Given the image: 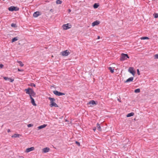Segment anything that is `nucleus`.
Wrapping results in <instances>:
<instances>
[{
    "label": "nucleus",
    "instance_id": "nucleus-1",
    "mask_svg": "<svg viewBox=\"0 0 158 158\" xmlns=\"http://www.w3.org/2000/svg\"><path fill=\"white\" fill-rule=\"evenodd\" d=\"M24 90L27 94L29 95L30 97V96L31 97H34L36 95L35 93L34 92L32 89L31 88H28V89H25Z\"/></svg>",
    "mask_w": 158,
    "mask_h": 158
},
{
    "label": "nucleus",
    "instance_id": "nucleus-2",
    "mask_svg": "<svg viewBox=\"0 0 158 158\" xmlns=\"http://www.w3.org/2000/svg\"><path fill=\"white\" fill-rule=\"evenodd\" d=\"M49 100L50 101V106L51 107L54 106L55 107H58V105L54 102L56 101V99L54 98L49 97L48 98Z\"/></svg>",
    "mask_w": 158,
    "mask_h": 158
},
{
    "label": "nucleus",
    "instance_id": "nucleus-3",
    "mask_svg": "<svg viewBox=\"0 0 158 158\" xmlns=\"http://www.w3.org/2000/svg\"><path fill=\"white\" fill-rule=\"evenodd\" d=\"M129 57L127 54L122 53L120 57V60L123 61L127 59V58H129Z\"/></svg>",
    "mask_w": 158,
    "mask_h": 158
},
{
    "label": "nucleus",
    "instance_id": "nucleus-4",
    "mask_svg": "<svg viewBox=\"0 0 158 158\" xmlns=\"http://www.w3.org/2000/svg\"><path fill=\"white\" fill-rule=\"evenodd\" d=\"M19 10V8L14 6H11L8 8V10L10 11H17Z\"/></svg>",
    "mask_w": 158,
    "mask_h": 158
},
{
    "label": "nucleus",
    "instance_id": "nucleus-5",
    "mask_svg": "<svg viewBox=\"0 0 158 158\" xmlns=\"http://www.w3.org/2000/svg\"><path fill=\"white\" fill-rule=\"evenodd\" d=\"M61 54L63 56H67L70 54V52L68 50H67L61 52Z\"/></svg>",
    "mask_w": 158,
    "mask_h": 158
},
{
    "label": "nucleus",
    "instance_id": "nucleus-6",
    "mask_svg": "<svg viewBox=\"0 0 158 158\" xmlns=\"http://www.w3.org/2000/svg\"><path fill=\"white\" fill-rule=\"evenodd\" d=\"M62 27L64 30H66L71 28V25H69V24L67 23V24H64L62 26Z\"/></svg>",
    "mask_w": 158,
    "mask_h": 158
},
{
    "label": "nucleus",
    "instance_id": "nucleus-7",
    "mask_svg": "<svg viewBox=\"0 0 158 158\" xmlns=\"http://www.w3.org/2000/svg\"><path fill=\"white\" fill-rule=\"evenodd\" d=\"M53 93L55 95L58 96L64 95L65 94L64 93L59 92L57 90L54 91Z\"/></svg>",
    "mask_w": 158,
    "mask_h": 158
},
{
    "label": "nucleus",
    "instance_id": "nucleus-8",
    "mask_svg": "<svg viewBox=\"0 0 158 158\" xmlns=\"http://www.w3.org/2000/svg\"><path fill=\"white\" fill-rule=\"evenodd\" d=\"M128 71L133 76L134 75L135 73V71L134 70L133 68V67H131L129 68L128 69Z\"/></svg>",
    "mask_w": 158,
    "mask_h": 158
},
{
    "label": "nucleus",
    "instance_id": "nucleus-9",
    "mask_svg": "<svg viewBox=\"0 0 158 158\" xmlns=\"http://www.w3.org/2000/svg\"><path fill=\"white\" fill-rule=\"evenodd\" d=\"M50 149L49 148H45L42 149V152L44 153H47L49 151Z\"/></svg>",
    "mask_w": 158,
    "mask_h": 158
},
{
    "label": "nucleus",
    "instance_id": "nucleus-10",
    "mask_svg": "<svg viewBox=\"0 0 158 158\" xmlns=\"http://www.w3.org/2000/svg\"><path fill=\"white\" fill-rule=\"evenodd\" d=\"M134 79V77H131L129 78H128L127 79L126 81H124V83H127L129 82H131L133 81V80Z\"/></svg>",
    "mask_w": 158,
    "mask_h": 158
},
{
    "label": "nucleus",
    "instance_id": "nucleus-11",
    "mask_svg": "<svg viewBox=\"0 0 158 158\" xmlns=\"http://www.w3.org/2000/svg\"><path fill=\"white\" fill-rule=\"evenodd\" d=\"M41 15L40 12L39 11H36L34 13L33 16L34 17H37Z\"/></svg>",
    "mask_w": 158,
    "mask_h": 158
},
{
    "label": "nucleus",
    "instance_id": "nucleus-12",
    "mask_svg": "<svg viewBox=\"0 0 158 158\" xmlns=\"http://www.w3.org/2000/svg\"><path fill=\"white\" fill-rule=\"evenodd\" d=\"M34 149L35 148L34 147L29 148L26 149V152H29L31 151L34 150Z\"/></svg>",
    "mask_w": 158,
    "mask_h": 158
},
{
    "label": "nucleus",
    "instance_id": "nucleus-13",
    "mask_svg": "<svg viewBox=\"0 0 158 158\" xmlns=\"http://www.w3.org/2000/svg\"><path fill=\"white\" fill-rule=\"evenodd\" d=\"M30 98L31 99V102L32 104L34 106H36L37 105L35 102V101L34 99L32 97H31V96H30Z\"/></svg>",
    "mask_w": 158,
    "mask_h": 158
},
{
    "label": "nucleus",
    "instance_id": "nucleus-14",
    "mask_svg": "<svg viewBox=\"0 0 158 158\" xmlns=\"http://www.w3.org/2000/svg\"><path fill=\"white\" fill-rule=\"evenodd\" d=\"M100 23L99 21L98 20L95 21L92 23V26L94 27L96 25H98Z\"/></svg>",
    "mask_w": 158,
    "mask_h": 158
},
{
    "label": "nucleus",
    "instance_id": "nucleus-15",
    "mask_svg": "<svg viewBox=\"0 0 158 158\" xmlns=\"http://www.w3.org/2000/svg\"><path fill=\"white\" fill-rule=\"evenodd\" d=\"M47 126V124H44L43 125H41L40 126H39L38 127V129H42L43 128H44L46 127Z\"/></svg>",
    "mask_w": 158,
    "mask_h": 158
},
{
    "label": "nucleus",
    "instance_id": "nucleus-16",
    "mask_svg": "<svg viewBox=\"0 0 158 158\" xmlns=\"http://www.w3.org/2000/svg\"><path fill=\"white\" fill-rule=\"evenodd\" d=\"M88 104H92L94 105H96L97 103L94 101L92 100L90 101L89 103H88Z\"/></svg>",
    "mask_w": 158,
    "mask_h": 158
},
{
    "label": "nucleus",
    "instance_id": "nucleus-17",
    "mask_svg": "<svg viewBox=\"0 0 158 158\" xmlns=\"http://www.w3.org/2000/svg\"><path fill=\"white\" fill-rule=\"evenodd\" d=\"M97 128L98 130L99 131H102V128L100 126V125L99 123H97Z\"/></svg>",
    "mask_w": 158,
    "mask_h": 158
},
{
    "label": "nucleus",
    "instance_id": "nucleus-18",
    "mask_svg": "<svg viewBox=\"0 0 158 158\" xmlns=\"http://www.w3.org/2000/svg\"><path fill=\"white\" fill-rule=\"evenodd\" d=\"M134 115V113H133V112H131V113H130L128 114L127 115V117H131L132 116H133Z\"/></svg>",
    "mask_w": 158,
    "mask_h": 158
},
{
    "label": "nucleus",
    "instance_id": "nucleus-19",
    "mask_svg": "<svg viewBox=\"0 0 158 158\" xmlns=\"http://www.w3.org/2000/svg\"><path fill=\"white\" fill-rule=\"evenodd\" d=\"M19 134H15L14 135H12L11 137L12 138L19 137Z\"/></svg>",
    "mask_w": 158,
    "mask_h": 158
},
{
    "label": "nucleus",
    "instance_id": "nucleus-20",
    "mask_svg": "<svg viewBox=\"0 0 158 158\" xmlns=\"http://www.w3.org/2000/svg\"><path fill=\"white\" fill-rule=\"evenodd\" d=\"M18 40V37H15L13 38L11 40V42L13 43L15 41H17Z\"/></svg>",
    "mask_w": 158,
    "mask_h": 158
},
{
    "label": "nucleus",
    "instance_id": "nucleus-21",
    "mask_svg": "<svg viewBox=\"0 0 158 158\" xmlns=\"http://www.w3.org/2000/svg\"><path fill=\"white\" fill-rule=\"evenodd\" d=\"M108 69L111 73H113L114 72V69L113 68L110 67L108 68Z\"/></svg>",
    "mask_w": 158,
    "mask_h": 158
},
{
    "label": "nucleus",
    "instance_id": "nucleus-22",
    "mask_svg": "<svg viewBox=\"0 0 158 158\" xmlns=\"http://www.w3.org/2000/svg\"><path fill=\"white\" fill-rule=\"evenodd\" d=\"M99 6V5L98 3H95L94 6L93 7L94 8H97Z\"/></svg>",
    "mask_w": 158,
    "mask_h": 158
},
{
    "label": "nucleus",
    "instance_id": "nucleus-23",
    "mask_svg": "<svg viewBox=\"0 0 158 158\" xmlns=\"http://www.w3.org/2000/svg\"><path fill=\"white\" fill-rule=\"evenodd\" d=\"M17 62L19 64V65L21 67L23 66L24 65V64H23L22 62L21 61H18Z\"/></svg>",
    "mask_w": 158,
    "mask_h": 158
},
{
    "label": "nucleus",
    "instance_id": "nucleus-24",
    "mask_svg": "<svg viewBox=\"0 0 158 158\" xmlns=\"http://www.w3.org/2000/svg\"><path fill=\"white\" fill-rule=\"evenodd\" d=\"M56 3L57 4H61L62 3V2L61 0H57Z\"/></svg>",
    "mask_w": 158,
    "mask_h": 158
},
{
    "label": "nucleus",
    "instance_id": "nucleus-25",
    "mask_svg": "<svg viewBox=\"0 0 158 158\" xmlns=\"http://www.w3.org/2000/svg\"><path fill=\"white\" fill-rule=\"evenodd\" d=\"M134 92L135 93H139L140 92V89H136L135 90Z\"/></svg>",
    "mask_w": 158,
    "mask_h": 158
},
{
    "label": "nucleus",
    "instance_id": "nucleus-26",
    "mask_svg": "<svg viewBox=\"0 0 158 158\" xmlns=\"http://www.w3.org/2000/svg\"><path fill=\"white\" fill-rule=\"evenodd\" d=\"M149 38L148 37H143L141 38V40H146V39H149Z\"/></svg>",
    "mask_w": 158,
    "mask_h": 158
},
{
    "label": "nucleus",
    "instance_id": "nucleus-27",
    "mask_svg": "<svg viewBox=\"0 0 158 158\" xmlns=\"http://www.w3.org/2000/svg\"><path fill=\"white\" fill-rule=\"evenodd\" d=\"M154 17L155 18H158V14L157 13H155L154 14Z\"/></svg>",
    "mask_w": 158,
    "mask_h": 158
},
{
    "label": "nucleus",
    "instance_id": "nucleus-28",
    "mask_svg": "<svg viewBox=\"0 0 158 158\" xmlns=\"http://www.w3.org/2000/svg\"><path fill=\"white\" fill-rule=\"evenodd\" d=\"M16 25L15 24L12 23L11 24V26L13 27H16Z\"/></svg>",
    "mask_w": 158,
    "mask_h": 158
},
{
    "label": "nucleus",
    "instance_id": "nucleus-29",
    "mask_svg": "<svg viewBox=\"0 0 158 158\" xmlns=\"http://www.w3.org/2000/svg\"><path fill=\"white\" fill-rule=\"evenodd\" d=\"M30 85L31 86H33V87H35V84L31 83H30Z\"/></svg>",
    "mask_w": 158,
    "mask_h": 158
},
{
    "label": "nucleus",
    "instance_id": "nucleus-30",
    "mask_svg": "<svg viewBox=\"0 0 158 158\" xmlns=\"http://www.w3.org/2000/svg\"><path fill=\"white\" fill-rule=\"evenodd\" d=\"M4 79H5L6 80H8V81L9 79H10V78L8 77H3Z\"/></svg>",
    "mask_w": 158,
    "mask_h": 158
},
{
    "label": "nucleus",
    "instance_id": "nucleus-31",
    "mask_svg": "<svg viewBox=\"0 0 158 158\" xmlns=\"http://www.w3.org/2000/svg\"><path fill=\"white\" fill-rule=\"evenodd\" d=\"M33 126V125L32 124H28L27 125V127H32V126Z\"/></svg>",
    "mask_w": 158,
    "mask_h": 158
},
{
    "label": "nucleus",
    "instance_id": "nucleus-32",
    "mask_svg": "<svg viewBox=\"0 0 158 158\" xmlns=\"http://www.w3.org/2000/svg\"><path fill=\"white\" fill-rule=\"evenodd\" d=\"M10 79H9V80H8V81H10V82H12L14 81V80L13 79H11L10 78Z\"/></svg>",
    "mask_w": 158,
    "mask_h": 158
},
{
    "label": "nucleus",
    "instance_id": "nucleus-33",
    "mask_svg": "<svg viewBox=\"0 0 158 158\" xmlns=\"http://www.w3.org/2000/svg\"><path fill=\"white\" fill-rule=\"evenodd\" d=\"M76 143L78 146H79L80 145V143L79 142H77V141H76Z\"/></svg>",
    "mask_w": 158,
    "mask_h": 158
},
{
    "label": "nucleus",
    "instance_id": "nucleus-34",
    "mask_svg": "<svg viewBox=\"0 0 158 158\" xmlns=\"http://www.w3.org/2000/svg\"><path fill=\"white\" fill-rule=\"evenodd\" d=\"M154 56L155 58L158 59V54H156Z\"/></svg>",
    "mask_w": 158,
    "mask_h": 158
},
{
    "label": "nucleus",
    "instance_id": "nucleus-35",
    "mask_svg": "<svg viewBox=\"0 0 158 158\" xmlns=\"http://www.w3.org/2000/svg\"><path fill=\"white\" fill-rule=\"evenodd\" d=\"M137 74L138 75H139L140 74V72L139 70V69H137Z\"/></svg>",
    "mask_w": 158,
    "mask_h": 158
},
{
    "label": "nucleus",
    "instance_id": "nucleus-36",
    "mask_svg": "<svg viewBox=\"0 0 158 158\" xmlns=\"http://www.w3.org/2000/svg\"><path fill=\"white\" fill-rule=\"evenodd\" d=\"M3 67V65L2 64H0V68H2Z\"/></svg>",
    "mask_w": 158,
    "mask_h": 158
},
{
    "label": "nucleus",
    "instance_id": "nucleus-37",
    "mask_svg": "<svg viewBox=\"0 0 158 158\" xmlns=\"http://www.w3.org/2000/svg\"><path fill=\"white\" fill-rule=\"evenodd\" d=\"M93 130L94 131H96V127H94L93 128Z\"/></svg>",
    "mask_w": 158,
    "mask_h": 158
},
{
    "label": "nucleus",
    "instance_id": "nucleus-38",
    "mask_svg": "<svg viewBox=\"0 0 158 158\" xmlns=\"http://www.w3.org/2000/svg\"><path fill=\"white\" fill-rule=\"evenodd\" d=\"M7 132H10V130L9 129H8V130H7Z\"/></svg>",
    "mask_w": 158,
    "mask_h": 158
},
{
    "label": "nucleus",
    "instance_id": "nucleus-39",
    "mask_svg": "<svg viewBox=\"0 0 158 158\" xmlns=\"http://www.w3.org/2000/svg\"><path fill=\"white\" fill-rule=\"evenodd\" d=\"M18 71H22V70H20V69H18Z\"/></svg>",
    "mask_w": 158,
    "mask_h": 158
},
{
    "label": "nucleus",
    "instance_id": "nucleus-40",
    "mask_svg": "<svg viewBox=\"0 0 158 158\" xmlns=\"http://www.w3.org/2000/svg\"><path fill=\"white\" fill-rule=\"evenodd\" d=\"M68 10L69 12H70L71 11V10L70 9H69Z\"/></svg>",
    "mask_w": 158,
    "mask_h": 158
},
{
    "label": "nucleus",
    "instance_id": "nucleus-41",
    "mask_svg": "<svg viewBox=\"0 0 158 158\" xmlns=\"http://www.w3.org/2000/svg\"><path fill=\"white\" fill-rule=\"evenodd\" d=\"M53 10L52 9H51L50 10V11H51V12H52Z\"/></svg>",
    "mask_w": 158,
    "mask_h": 158
},
{
    "label": "nucleus",
    "instance_id": "nucleus-42",
    "mask_svg": "<svg viewBox=\"0 0 158 158\" xmlns=\"http://www.w3.org/2000/svg\"><path fill=\"white\" fill-rule=\"evenodd\" d=\"M100 38V36H98V39H99Z\"/></svg>",
    "mask_w": 158,
    "mask_h": 158
}]
</instances>
